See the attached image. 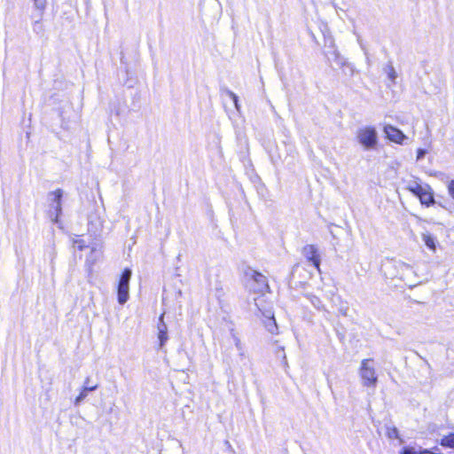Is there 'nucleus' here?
<instances>
[{"label":"nucleus","instance_id":"f257e3e1","mask_svg":"<svg viewBox=\"0 0 454 454\" xmlns=\"http://www.w3.org/2000/svg\"><path fill=\"white\" fill-rule=\"evenodd\" d=\"M356 139L364 150L375 149L378 145V134L372 126L360 128L356 131Z\"/></svg>","mask_w":454,"mask_h":454},{"label":"nucleus","instance_id":"f03ea898","mask_svg":"<svg viewBox=\"0 0 454 454\" xmlns=\"http://www.w3.org/2000/svg\"><path fill=\"white\" fill-rule=\"evenodd\" d=\"M359 375L362 380L363 386L367 387H376L378 377L372 359H364L361 362Z\"/></svg>","mask_w":454,"mask_h":454},{"label":"nucleus","instance_id":"7ed1b4c3","mask_svg":"<svg viewBox=\"0 0 454 454\" xmlns=\"http://www.w3.org/2000/svg\"><path fill=\"white\" fill-rule=\"evenodd\" d=\"M247 286L250 291L258 294H264L269 290L268 281L265 276L255 270L247 273Z\"/></svg>","mask_w":454,"mask_h":454},{"label":"nucleus","instance_id":"20e7f679","mask_svg":"<svg viewBox=\"0 0 454 454\" xmlns=\"http://www.w3.org/2000/svg\"><path fill=\"white\" fill-rule=\"evenodd\" d=\"M131 270L125 269L120 278L117 294H118V302L121 305L127 302L129 297V280L131 278Z\"/></svg>","mask_w":454,"mask_h":454},{"label":"nucleus","instance_id":"39448f33","mask_svg":"<svg viewBox=\"0 0 454 454\" xmlns=\"http://www.w3.org/2000/svg\"><path fill=\"white\" fill-rule=\"evenodd\" d=\"M63 196V191L61 189H57L53 192H51L48 194V200L50 201L51 207V215L52 217V221L54 223H59V217L62 213V203L61 199Z\"/></svg>","mask_w":454,"mask_h":454},{"label":"nucleus","instance_id":"423d86ee","mask_svg":"<svg viewBox=\"0 0 454 454\" xmlns=\"http://www.w3.org/2000/svg\"><path fill=\"white\" fill-rule=\"evenodd\" d=\"M302 254L320 271V256L317 248L314 245H307L302 248Z\"/></svg>","mask_w":454,"mask_h":454},{"label":"nucleus","instance_id":"0eeeda50","mask_svg":"<svg viewBox=\"0 0 454 454\" xmlns=\"http://www.w3.org/2000/svg\"><path fill=\"white\" fill-rule=\"evenodd\" d=\"M384 133L390 141L396 144H403V141L407 138L400 129L392 125H386L384 127Z\"/></svg>","mask_w":454,"mask_h":454},{"label":"nucleus","instance_id":"6e6552de","mask_svg":"<svg viewBox=\"0 0 454 454\" xmlns=\"http://www.w3.org/2000/svg\"><path fill=\"white\" fill-rule=\"evenodd\" d=\"M98 387V384H90V378L87 377L83 381V386L80 394L74 399V405H80V403L87 397L88 392L95 391Z\"/></svg>","mask_w":454,"mask_h":454},{"label":"nucleus","instance_id":"1a4fd4ad","mask_svg":"<svg viewBox=\"0 0 454 454\" xmlns=\"http://www.w3.org/2000/svg\"><path fill=\"white\" fill-rule=\"evenodd\" d=\"M164 314H162L159 318V323L157 325L158 329V339L160 342V348H163L164 345L168 340V326L165 324L164 320Z\"/></svg>","mask_w":454,"mask_h":454},{"label":"nucleus","instance_id":"9d476101","mask_svg":"<svg viewBox=\"0 0 454 454\" xmlns=\"http://www.w3.org/2000/svg\"><path fill=\"white\" fill-rule=\"evenodd\" d=\"M259 309L262 312L263 317L266 318V321H264V325L268 332L272 334L278 333V325L273 312H271L270 310L262 311V309L260 308Z\"/></svg>","mask_w":454,"mask_h":454},{"label":"nucleus","instance_id":"9b49d317","mask_svg":"<svg viewBox=\"0 0 454 454\" xmlns=\"http://www.w3.org/2000/svg\"><path fill=\"white\" fill-rule=\"evenodd\" d=\"M417 197L419 199L420 203L427 207L434 204L433 191L428 184L424 185L423 192H421Z\"/></svg>","mask_w":454,"mask_h":454},{"label":"nucleus","instance_id":"f8f14e48","mask_svg":"<svg viewBox=\"0 0 454 454\" xmlns=\"http://www.w3.org/2000/svg\"><path fill=\"white\" fill-rule=\"evenodd\" d=\"M406 189L415 196H418L424 190L422 185L417 179L407 182Z\"/></svg>","mask_w":454,"mask_h":454},{"label":"nucleus","instance_id":"ddd939ff","mask_svg":"<svg viewBox=\"0 0 454 454\" xmlns=\"http://www.w3.org/2000/svg\"><path fill=\"white\" fill-rule=\"evenodd\" d=\"M305 297L311 302V304L317 309H324L325 307L319 297L313 294H305Z\"/></svg>","mask_w":454,"mask_h":454},{"label":"nucleus","instance_id":"4468645a","mask_svg":"<svg viewBox=\"0 0 454 454\" xmlns=\"http://www.w3.org/2000/svg\"><path fill=\"white\" fill-rule=\"evenodd\" d=\"M384 72L386 73L388 79L392 82H395V79L397 78V74L395 72V67H393V65L391 63H388L387 65H386V67H384Z\"/></svg>","mask_w":454,"mask_h":454},{"label":"nucleus","instance_id":"2eb2a0df","mask_svg":"<svg viewBox=\"0 0 454 454\" xmlns=\"http://www.w3.org/2000/svg\"><path fill=\"white\" fill-rule=\"evenodd\" d=\"M422 239L425 243V245L430 248L431 250H435V240L434 238L429 234V233H423L422 234Z\"/></svg>","mask_w":454,"mask_h":454},{"label":"nucleus","instance_id":"dca6fc26","mask_svg":"<svg viewBox=\"0 0 454 454\" xmlns=\"http://www.w3.org/2000/svg\"><path fill=\"white\" fill-rule=\"evenodd\" d=\"M441 444L444 447L454 448V433L442 437Z\"/></svg>","mask_w":454,"mask_h":454},{"label":"nucleus","instance_id":"f3484780","mask_svg":"<svg viewBox=\"0 0 454 454\" xmlns=\"http://www.w3.org/2000/svg\"><path fill=\"white\" fill-rule=\"evenodd\" d=\"M72 242L74 247L77 248L80 251L83 250L85 247H88L86 242L76 235L72 239Z\"/></svg>","mask_w":454,"mask_h":454},{"label":"nucleus","instance_id":"a211bd4d","mask_svg":"<svg viewBox=\"0 0 454 454\" xmlns=\"http://www.w3.org/2000/svg\"><path fill=\"white\" fill-rule=\"evenodd\" d=\"M231 336H232V339H233V341H234L236 348L239 351V354L242 356L243 353H244V346H243V344L241 342V340L233 332L231 333Z\"/></svg>","mask_w":454,"mask_h":454},{"label":"nucleus","instance_id":"6ab92c4d","mask_svg":"<svg viewBox=\"0 0 454 454\" xmlns=\"http://www.w3.org/2000/svg\"><path fill=\"white\" fill-rule=\"evenodd\" d=\"M226 94L232 99L235 108L238 112H240V105L239 103V98L238 96L232 92L231 90H227Z\"/></svg>","mask_w":454,"mask_h":454},{"label":"nucleus","instance_id":"aec40b11","mask_svg":"<svg viewBox=\"0 0 454 454\" xmlns=\"http://www.w3.org/2000/svg\"><path fill=\"white\" fill-rule=\"evenodd\" d=\"M35 8L37 9L41 15L43 14V11L46 8L47 0H33Z\"/></svg>","mask_w":454,"mask_h":454},{"label":"nucleus","instance_id":"412c9836","mask_svg":"<svg viewBox=\"0 0 454 454\" xmlns=\"http://www.w3.org/2000/svg\"><path fill=\"white\" fill-rule=\"evenodd\" d=\"M449 194L454 199V180H451L448 184Z\"/></svg>","mask_w":454,"mask_h":454},{"label":"nucleus","instance_id":"4be33fe9","mask_svg":"<svg viewBox=\"0 0 454 454\" xmlns=\"http://www.w3.org/2000/svg\"><path fill=\"white\" fill-rule=\"evenodd\" d=\"M334 55H335L336 60H337V64L339 66H343L345 64V59L343 58H341L339 55V53H337V52H334Z\"/></svg>","mask_w":454,"mask_h":454},{"label":"nucleus","instance_id":"5701e85b","mask_svg":"<svg viewBox=\"0 0 454 454\" xmlns=\"http://www.w3.org/2000/svg\"><path fill=\"white\" fill-rule=\"evenodd\" d=\"M427 153V151L424 149H419L417 152V160H421Z\"/></svg>","mask_w":454,"mask_h":454},{"label":"nucleus","instance_id":"b1692460","mask_svg":"<svg viewBox=\"0 0 454 454\" xmlns=\"http://www.w3.org/2000/svg\"><path fill=\"white\" fill-rule=\"evenodd\" d=\"M388 434H389V437H396L397 436V429L393 428Z\"/></svg>","mask_w":454,"mask_h":454},{"label":"nucleus","instance_id":"393cba45","mask_svg":"<svg viewBox=\"0 0 454 454\" xmlns=\"http://www.w3.org/2000/svg\"><path fill=\"white\" fill-rule=\"evenodd\" d=\"M91 252H92V253L96 252V248H95V247H92V248H91Z\"/></svg>","mask_w":454,"mask_h":454}]
</instances>
